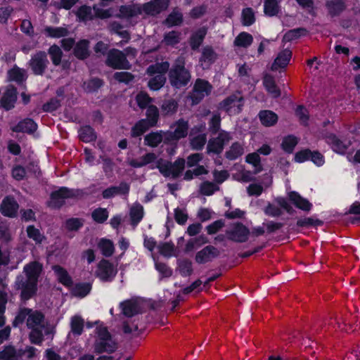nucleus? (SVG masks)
<instances>
[{
	"label": "nucleus",
	"instance_id": "f257e3e1",
	"mask_svg": "<svg viewBox=\"0 0 360 360\" xmlns=\"http://www.w3.org/2000/svg\"><path fill=\"white\" fill-rule=\"evenodd\" d=\"M26 321V325L31 329L29 333V339L31 343L41 345L44 341L42 330H45V334L51 333V330L46 328V321L44 315L38 310L23 307L20 308L16 315L13 325L16 327Z\"/></svg>",
	"mask_w": 360,
	"mask_h": 360
},
{
	"label": "nucleus",
	"instance_id": "f03ea898",
	"mask_svg": "<svg viewBox=\"0 0 360 360\" xmlns=\"http://www.w3.org/2000/svg\"><path fill=\"white\" fill-rule=\"evenodd\" d=\"M155 162V167L158 169L160 173L165 177L172 179L178 178L185 168L186 161L184 158H177L174 162L163 158H158L154 153H147L139 158L132 159L129 162V165L135 167H142L147 165ZM154 169L155 167H151Z\"/></svg>",
	"mask_w": 360,
	"mask_h": 360
},
{
	"label": "nucleus",
	"instance_id": "7ed1b4c3",
	"mask_svg": "<svg viewBox=\"0 0 360 360\" xmlns=\"http://www.w3.org/2000/svg\"><path fill=\"white\" fill-rule=\"evenodd\" d=\"M185 57L180 56L175 60L172 68L169 71V82L176 88L186 86L191 79V72L185 68Z\"/></svg>",
	"mask_w": 360,
	"mask_h": 360
},
{
	"label": "nucleus",
	"instance_id": "20e7f679",
	"mask_svg": "<svg viewBox=\"0 0 360 360\" xmlns=\"http://www.w3.org/2000/svg\"><path fill=\"white\" fill-rule=\"evenodd\" d=\"M96 338L94 343V352L98 354L115 352L117 348V343L107 327L99 325L96 327Z\"/></svg>",
	"mask_w": 360,
	"mask_h": 360
},
{
	"label": "nucleus",
	"instance_id": "39448f33",
	"mask_svg": "<svg viewBox=\"0 0 360 360\" xmlns=\"http://www.w3.org/2000/svg\"><path fill=\"white\" fill-rule=\"evenodd\" d=\"M124 51L126 53L115 49L110 50L107 55L106 65L113 69H129L131 65L127 59V55L130 53L134 55L136 50L132 48H127Z\"/></svg>",
	"mask_w": 360,
	"mask_h": 360
},
{
	"label": "nucleus",
	"instance_id": "423d86ee",
	"mask_svg": "<svg viewBox=\"0 0 360 360\" xmlns=\"http://www.w3.org/2000/svg\"><path fill=\"white\" fill-rule=\"evenodd\" d=\"M169 68L168 62L157 63L150 65L147 69V73L150 75H155L148 82V86L152 90L160 89L165 83L166 78L165 73Z\"/></svg>",
	"mask_w": 360,
	"mask_h": 360
},
{
	"label": "nucleus",
	"instance_id": "0eeeda50",
	"mask_svg": "<svg viewBox=\"0 0 360 360\" xmlns=\"http://www.w3.org/2000/svg\"><path fill=\"white\" fill-rule=\"evenodd\" d=\"M117 274L116 266L109 260L103 259L97 264L95 276L103 282H111Z\"/></svg>",
	"mask_w": 360,
	"mask_h": 360
},
{
	"label": "nucleus",
	"instance_id": "6e6552de",
	"mask_svg": "<svg viewBox=\"0 0 360 360\" xmlns=\"http://www.w3.org/2000/svg\"><path fill=\"white\" fill-rule=\"evenodd\" d=\"M243 105L244 99L239 91L228 96L220 103L221 108L230 115L240 112Z\"/></svg>",
	"mask_w": 360,
	"mask_h": 360
},
{
	"label": "nucleus",
	"instance_id": "1a4fd4ad",
	"mask_svg": "<svg viewBox=\"0 0 360 360\" xmlns=\"http://www.w3.org/2000/svg\"><path fill=\"white\" fill-rule=\"evenodd\" d=\"M49 63L46 53L39 51L32 56L28 65L34 75H43Z\"/></svg>",
	"mask_w": 360,
	"mask_h": 360
},
{
	"label": "nucleus",
	"instance_id": "9d476101",
	"mask_svg": "<svg viewBox=\"0 0 360 360\" xmlns=\"http://www.w3.org/2000/svg\"><path fill=\"white\" fill-rule=\"evenodd\" d=\"M232 137L229 132L221 131L219 135L209 140L207 149L208 153L219 154L224 149V146L228 143Z\"/></svg>",
	"mask_w": 360,
	"mask_h": 360
},
{
	"label": "nucleus",
	"instance_id": "9b49d317",
	"mask_svg": "<svg viewBox=\"0 0 360 360\" xmlns=\"http://www.w3.org/2000/svg\"><path fill=\"white\" fill-rule=\"evenodd\" d=\"M16 288L20 290V297L23 300H28L37 292V283L25 279L23 277H18L15 281Z\"/></svg>",
	"mask_w": 360,
	"mask_h": 360
},
{
	"label": "nucleus",
	"instance_id": "f8f14e48",
	"mask_svg": "<svg viewBox=\"0 0 360 360\" xmlns=\"http://www.w3.org/2000/svg\"><path fill=\"white\" fill-rule=\"evenodd\" d=\"M226 233L229 240L237 243L247 241L250 233L249 229L241 223L234 224Z\"/></svg>",
	"mask_w": 360,
	"mask_h": 360
},
{
	"label": "nucleus",
	"instance_id": "ddd939ff",
	"mask_svg": "<svg viewBox=\"0 0 360 360\" xmlns=\"http://www.w3.org/2000/svg\"><path fill=\"white\" fill-rule=\"evenodd\" d=\"M212 90V86L210 84L204 79H198L195 81L193 91L191 95L193 100V104H197L200 101L207 96Z\"/></svg>",
	"mask_w": 360,
	"mask_h": 360
},
{
	"label": "nucleus",
	"instance_id": "4468645a",
	"mask_svg": "<svg viewBox=\"0 0 360 360\" xmlns=\"http://www.w3.org/2000/svg\"><path fill=\"white\" fill-rule=\"evenodd\" d=\"M172 128L174 129L173 131H167L165 134V139L167 141H177L186 137L188 134V124L184 120H178L173 124Z\"/></svg>",
	"mask_w": 360,
	"mask_h": 360
},
{
	"label": "nucleus",
	"instance_id": "2eb2a0df",
	"mask_svg": "<svg viewBox=\"0 0 360 360\" xmlns=\"http://www.w3.org/2000/svg\"><path fill=\"white\" fill-rule=\"evenodd\" d=\"M169 6V0H153L141 4L143 14L155 15L166 10Z\"/></svg>",
	"mask_w": 360,
	"mask_h": 360
},
{
	"label": "nucleus",
	"instance_id": "dca6fc26",
	"mask_svg": "<svg viewBox=\"0 0 360 360\" xmlns=\"http://www.w3.org/2000/svg\"><path fill=\"white\" fill-rule=\"evenodd\" d=\"M74 196H75L74 191L63 187L51 193L49 205L55 208L60 207L63 205L65 199Z\"/></svg>",
	"mask_w": 360,
	"mask_h": 360
},
{
	"label": "nucleus",
	"instance_id": "f3484780",
	"mask_svg": "<svg viewBox=\"0 0 360 360\" xmlns=\"http://www.w3.org/2000/svg\"><path fill=\"white\" fill-rule=\"evenodd\" d=\"M16 100L17 89L13 86H9L0 100V107L6 110H9L14 108Z\"/></svg>",
	"mask_w": 360,
	"mask_h": 360
},
{
	"label": "nucleus",
	"instance_id": "a211bd4d",
	"mask_svg": "<svg viewBox=\"0 0 360 360\" xmlns=\"http://www.w3.org/2000/svg\"><path fill=\"white\" fill-rule=\"evenodd\" d=\"M43 266L38 262H31L27 264L23 268L25 278L38 283L39 277L42 271Z\"/></svg>",
	"mask_w": 360,
	"mask_h": 360
},
{
	"label": "nucleus",
	"instance_id": "6ab92c4d",
	"mask_svg": "<svg viewBox=\"0 0 360 360\" xmlns=\"http://www.w3.org/2000/svg\"><path fill=\"white\" fill-rule=\"evenodd\" d=\"M219 255V251L212 245H207L196 253L195 262L205 264Z\"/></svg>",
	"mask_w": 360,
	"mask_h": 360
},
{
	"label": "nucleus",
	"instance_id": "aec40b11",
	"mask_svg": "<svg viewBox=\"0 0 360 360\" xmlns=\"http://www.w3.org/2000/svg\"><path fill=\"white\" fill-rule=\"evenodd\" d=\"M18 207V202L13 197L7 196L3 200L0 210L4 216L13 217L16 215Z\"/></svg>",
	"mask_w": 360,
	"mask_h": 360
},
{
	"label": "nucleus",
	"instance_id": "412c9836",
	"mask_svg": "<svg viewBox=\"0 0 360 360\" xmlns=\"http://www.w3.org/2000/svg\"><path fill=\"white\" fill-rule=\"evenodd\" d=\"M122 313L127 317H131L141 312V307L137 300L131 299L120 303Z\"/></svg>",
	"mask_w": 360,
	"mask_h": 360
},
{
	"label": "nucleus",
	"instance_id": "4be33fe9",
	"mask_svg": "<svg viewBox=\"0 0 360 360\" xmlns=\"http://www.w3.org/2000/svg\"><path fill=\"white\" fill-rule=\"evenodd\" d=\"M217 53L210 46H205L202 50V54L199 62L203 69H207L216 60Z\"/></svg>",
	"mask_w": 360,
	"mask_h": 360
},
{
	"label": "nucleus",
	"instance_id": "5701e85b",
	"mask_svg": "<svg viewBox=\"0 0 360 360\" xmlns=\"http://www.w3.org/2000/svg\"><path fill=\"white\" fill-rule=\"evenodd\" d=\"M141 8V4H136L121 6L120 8V15L124 18H131L143 15Z\"/></svg>",
	"mask_w": 360,
	"mask_h": 360
},
{
	"label": "nucleus",
	"instance_id": "b1692460",
	"mask_svg": "<svg viewBox=\"0 0 360 360\" xmlns=\"http://www.w3.org/2000/svg\"><path fill=\"white\" fill-rule=\"evenodd\" d=\"M291 56L292 52L288 49H285L280 52L271 65V70L276 71L279 68H285L288 64Z\"/></svg>",
	"mask_w": 360,
	"mask_h": 360
},
{
	"label": "nucleus",
	"instance_id": "393cba45",
	"mask_svg": "<svg viewBox=\"0 0 360 360\" xmlns=\"http://www.w3.org/2000/svg\"><path fill=\"white\" fill-rule=\"evenodd\" d=\"M20 359H22L21 349H16L13 345L4 346L0 352V360H20Z\"/></svg>",
	"mask_w": 360,
	"mask_h": 360
},
{
	"label": "nucleus",
	"instance_id": "a878e982",
	"mask_svg": "<svg viewBox=\"0 0 360 360\" xmlns=\"http://www.w3.org/2000/svg\"><path fill=\"white\" fill-rule=\"evenodd\" d=\"M290 200L299 209L309 212L312 207L308 200L302 198L299 193L292 191L289 193Z\"/></svg>",
	"mask_w": 360,
	"mask_h": 360
},
{
	"label": "nucleus",
	"instance_id": "bb28decb",
	"mask_svg": "<svg viewBox=\"0 0 360 360\" xmlns=\"http://www.w3.org/2000/svg\"><path fill=\"white\" fill-rule=\"evenodd\" d=\"M263 84L272 97L278 98L281 96V90L276 84L274 77L272 75L266 74L263 77Z\"/></svg>",
	"mask_w": 360,
	"mask_h": 360
},
{
	"label": "nucleus",
	"instance_id": "cd10ccee",
	"mask_svg": "<svg viewBox=\"0 0 360 360\" xmlns=\"http://www.w3.org/2000/svg\"><path fill=\"white\" fill-rule=\"evenodd\" d=\"M89 41L86 39H82L78 41L74 48V54L79 60H84L89 56Z\"/></svg>",
	"mask_w": 360,
	"mask_h": 360
},
{
	"label": "nucleus",
	"instance_id": "c85d7f7f",
	"mask_svg": "<svg viewBox=\"0 0 360 360\" xmlns=\"http://www.w3.org/2000/svg\"><path fill=\"white\" fill-rule=\"evenodd\" d=\"M143 215V207L139 202L134 203L129 210V217L131 225L136 226L141 221Z\"/></svg>",
	"mask_w": 360,
	"mask_h": 360
},
{
	"label": "nucleus",
	"instance_id": "c756f323",
	"mask_svg": "<svg viewBox=\"0 0 360 360\" xmlns=\"http://www.w3.org/2000/svg\"><path fill=\"white\" fill-rule=\"evenodd\" d=\"M244 153V146L239 142H234L226 151L225 157L229 160H233L242 156Z\"/></svg>",
	"mask_w": 360,
	"mask_h": 360
},
{
	"label": "nucleus",
	"instance_id": "7c9ffc66",
	"mask_svg": "<svg viewBox=\"0 0 360 360\" xmlns=\"http://www.w3.org/2000/svg\"><path fill=\"white\" fill-rule=\"evenodd\" d=\"M8 77L9 80L14 81L18 84H21L26 80L27 75L25 69L20 68L15 65L8 72Z\"/></svg>",
	"mask_w": 360,
	"mask_h": 360
},
{
	"label": "nucleus",
	"instance_id": "2f4dec72",
	"mask_svg": "<svg viewBox=\"0 0 360 360\" xmlns=\"http://www.w3.org/2000/svg\"><path fill=\"white\" fill-rule=\"evenodd\" d=\"M52 269L55 272L57 278L60 283L67 287L72 285V278L64 268L59 265H54L52 266Z\"/></svg>",
	"mask_w": 360,
	"mask_h": 360
},
{
	"label": "nucleus",
	"instance_id": "473e14b6",
	"mask_svg": "<svg viewBox=\"0 0 360 360\" xmlns=\"http://www.w3.org/2000/svg\"><path fill=\"white\" fill-rule=\"evenodd\" d=\"M259 120L265 127H271L276 124L278 115L271 110H262L259 113Z\"/></svg>",
	"mask_w": 360,
	"mask_h": 360
},
{
	"label": "nucleus",
	"instance_id": "72a5a7b5",
	"mask_svg": "<svg viewBox=\"0 0 360 360\" xmlns=\"http://www.w3.org/2000/svg\"><path fill=\"white\" fill-rule=\"evenodd\" d=\"M326 141L337 153H344L347 148V144L339 139L335 134H329L326 136Z\"/></svg>",
	"mask_w": 360,
	"mask_h": 360
},
{
	"label": "nucleus",
	"instance_id": "f704fd0d",
	"mask_svg": "<svg viewBox=\"0 0 360 360\" xmlns=\"http://www.w3.org/2000/svg\"><path fill=\"white\" fill-rule=\"evenodd\" d=\"M37 129V124L31 119H25L13 128L15 132L32 133Z\"/></svg>",
	"mask_w": 360,
	"mask_h": 360
},
{
	"label": "nucleus",
	"instance_id": "c9c22d12",
	"mask_svg": "<svg viewBox=\"0 0 360 360\" xmlns=\"http://www.w3.org/2000/svg\"><path fill=\"white\" fill-rule=\"evenodd\" d=\"M328 13L332 16L338 15L345 8L344 0H328L326 2Z\"/></svg>",
	"mask_w": 360,
	"mask_h": 360
},
{
	"label": "nucleus",
	"instance_id": "e433bc0d",
	"mask_svg": "<svg viewBox=\"0 0 360 360\" xmlns=\"http://www.w3.org/2000/svg\"><path fill=\"white\" fill-rule=\"evenodd\" d=\"M206 34L207 29L201 27L191 37L190 46L193 50H196L199 48Z\"/></svg>",
	"mask_w": 360,
	"mask_h": 360
},
{
	"label": "nucleus",
	"instance_id": "4c0bfd02",
	"mask_svg": "<svg viewBox=\"0 0 360 360\" xmlns=\"http://www.w3.org/2000/svg\"><path fill=\"white\" fill-rule=\"evenodd\" d=\"M98 247L102 255L106 257L112 256L115 252L113 243L108 239L102 238L98 242Z\"/></svg>",
	"mask_w": 360,
	"mask_h": 360
},
{
	"label": "nucleus",
	"instance_id": "58836bf2",
	"mask_svg": "<svg viewBox=\"0 0 360 360\" xmlns=\"http://www.w3.org/2000/svg\"><path fill=\"white\" fill-rule=\"evenodd\" d=\"M163 140L162 132H151L145 136V145L152 148L157 147Z\"/></svg>",
	"mask_w": 360,
	"mask_h": 360
},
{
	"label": "nucleus",
	"instance_id": "ea45409f",
	"mask_svg": "<svg viewBox=\"0 0 360 360\" xmlns=\"http://www.w3.org/2000/svg\"><path fill=\"white\" fill-rule=\"evenodd\" d=\"M252 36L249 33L243 32L235 38L234 45L238 47L247 48L252 44Z\"/></svg>",
	"mask_w": 360,
	"mask_h": 360
},
{
	"label": "nucleus",
	"instance_id": "a19ab883",
	"mask_svg": "<svg viewBox=\"0 0 360 360\" xmlns=\"http://www.w3.org/2000/svg\"><path fill=\"white\" fill-rule=\"evenodd\" d=\"M27 237L32 239L36 244H41L45 239L44 236L41 233L40 230L37 229L34 225H29L26 229Z\"/></svg>",
	"mask_w": 360,
	"mask_h": 360
},
{
	"label": "nucleus",
	"instance_id": "79ce46f5",
	"mask_svg": "<svg viewBox=\"0 0 360 360\" xmlns=\"http://www.w3.org/2000/svg\"><path fill=\"white\" fill-rule=\"evenodd\" d=\"M44 32L48 37L53 38L65 37L69 33L67 28L62 27H46L44 29Z\"/></svg>",
	"mask_w": 360,
	"mask_h": 360
},
{
	"label": "nucleus",
	"instance_id": "37998d69",
	"mask_svg": "<svg viewBox=\"0 0 360 360\" xmlns=\"http://www.w3.org/2000/svg\"><path fill=\"white\" fill-rule=\"evenodd\" d=\"M48 53L54 65L58 66L60 64L63 53L58 46L56 44L51 46L48 50Z\"/></svg>",
	"mask_w": 360,
	"mask_h": 360
},
{
	"label": "nucleus",
	"instance_id": "c03bdc74",
	"mask_svg": "<svg viewBox=\"0 0 360 360\" xmlns=\"http://www.w3.org/2000/svg\"><path fill=\"white\" fill-rule=\"evenodd\" d=\"M79 138L84 142H91L96 140V134L90 126H84L79 130Z\"/></svg>",
	"mask_w": 360,
	"mask_h": 360
},
{
	"label": "nucleus",
	"instance_id": "a18cd8bd",
	"mask_svg": "<svg viewBox=\"0 0 360 360\" xmlns=\"http://www.w3.org/2000/svg\"><path fill=\"white\" fill-rule=\"evenodd\" d=\"M158 248L160 255L165 257H171L175 255V245L172 242L161 243L158 245Z\"/></svg>",
	"mask_w": 360,
	"mask_h": 360
},
{
	"label": "nucleus",
	"instance_id": "49530a36",
	"mask_svg": "<svg viewBox=\"0 0 360 360\" xmlns=\"http://www.w3.org/2000/svg\"><path fill=\"white\" fill-rule=\"evenodd\" d=\"M281 0H264V13L269 16L276 15L279 11Z\"/></svg>",
	"mask_w": 360,
	"mask_h": 360
},
{
	"label": "nucleus",
	"instance_id": "de8ad7c7",
	"mask_svg": "<svg viewBox=\"0 0 360 360\" xmlns=\"http://www.w3.org/2000/svg\"><path fill=\"white\" fill-rule=\"evenodd\" d=\"M152 126L146 120H141L139 121L131 129V136L134 137L139 136L146 132Z\"/></svg>",
	"mask_w": 360,
	"mask_h": 360
},
{
	"label": "nucleus",
	"instance_id": "09e8293b",
	"mask_svg": "<svg viewBox=\"0 0 360 360\" xmlns=\"http://www.w3.org/2000/svg\"><path fill=\"white\" fill-rule=\"evenodd\" d=\"M245 160L249 164L252 165L255 167L254 174H257L262 170V167L261 165V158L257 152L247 155Z\"/></svg>",
	"mask_w": 360,
	"mask_h": 360
},
{
	"label": "nucleus",
	"instance_id": "8fccbe9b",
	"mask_svg": "<svg viewBox=\"0 0 360 360\" xmlns=\"http://www.w3.org/2000/svg\"><path fill=\"white\" fill-rule=\"evenodd\" d=\"M153 99L146 93L141 91L136 96V101L138 106L141 109L148 108L149 105H153L152 104Z\"/></svg>",
	"mask_w": 360,
	"mask_h": 360
},
{
	"label": "nucleus",
	"instance_id": "3c124183",
	"mask_svg": "<svg viewBox=\"0 0 360 360\" xmlns=\"http://www.w3.org/2000/svg\"><path fill=\"white\" fill-rule=\"evenodd\" d=\"M219 190V186H217L215 183L209 181L202 182L200 186V192L201 194L205 195H211L215 191Z\"/></svg>",
	"mask_w": 360,
	"mask_h": 360
},
{
	"label": "nucleus",
	"instance_id": "603ef678",
	"mask_svg": "<svg viewBox=\"0 0 360 360\" xmlns=\"http://www.w3.org/2000/svg\"><path fill=\"white\" fill-rule=\"evenodd\" d=\"M7 284L0 278V314H4L8 302Z\"/></svg>",
	"mask_w": 360,
	"mask_h": 360
},
{
	"label": "nucleus",
	"instance_id": "864d4df0",
	"mask_svg": "<svg viewBox=\"0 0 360 360\" xmlns=\"http://www.w3.org/2000/svg\"><path fill=\"white\" fill-rule=\"evenodd\" d=\"M146 120L148 123L154 127L156 125L159 119V110L155 105H149L146 111Z\"/></svg>",
	"mask_w": 360,
	"mask_h": 360
},
{
	"label": "nucleus",
	"instance_id": "5fc2aeb1",
	"mask_svg": "<svg viewBox=\"0 0 360 360\" xmlns=\"http://www.w3.org/2000/svg\"><path fill=\"white\" fill-rule=\"evenodd\" d=\"M91 285L89 283L77 284L72 290V294L76 297H84L89 293Z\"/></svg>",
	"mask_w": 360,
	"mask_h": 360
},
{
	"label": "nucleus",
	"instance_id": "6e6d98bb",
	"mask_svg": "<svg viewBox=\"0 0 360 360\" xmlns=\"http://www.w3.org/2000/svg\"><path fill=\"white\" fill-rule=\"evenodd\" d=\"M181 34L177 31H171L165 34L163 42L167 46H174L181 41Z\"/></svg>",
	"mask_w": 360,
	"mask_h": 360
},
{
	"label": "nucleus",
	"instance_id": "4d7b16f0",
	"mask_svg": "<svg viewBox=\"0 0 360 360\" xmlns=\"http://www.w3.org/2000/svg\"><path fill=\"white\" fill-rule=\"evenodd\" d=\"M84 320L80 316H75L71 319V331L73 334L79 335L84 328Z\"/></svg>",
	"mask_w": 360,
	"mask_h": 360
},
{
	"label": "nucleus",
	"instance_id": "13d9d810",
	"mask_svg": "<svg viewBox=\"0 0 360 360\" xmlns=\"http://www.w3.org/2000/svg\"><path fill=\"white\" fill-rule=\"evenodd\" d=\"M298 143L297 137L290 135L285 137L281 143L282 148L287 153H292L294 148Z\"/></svg>",
	"mask_w": 360,
	"mask_h": 360
},
{
	"label": "nucleus",
	"instance_id": "bf43d9fd",
	"mask_svg": "<svg viewBox=\"0 0 360 360\" xmlns=\"http://www.w3.org/2000/svg\"><path fill=\"white\" fill-rule=\"evenodd\" d=\"M178 269L183 276H189L193 273L192 262L187 259L179 260Z\"/></svg>",
	"mask_w": 360,
	"mask_h": 360
},
{
	"label": "nucleus",
	"instance_id": "052dcab7",
	"mask_svg": "<svg viewBox=\"0 0 360 360\" xmlns=\"http://www.w3.org/2000/svg\"><path fill=\"white\" fill-rule=\"evenodd\" d=\"M207 141V137L205 134H198L190 139V144L193 150H199L202 149Z\"/></svg>",
	"mask_w": 360,
	"mask_h": 360
},
{
	"label": "nucleus",
	"instance_id": "680f3d73",
	"mask_svg": "<svg viewBox=\"0 0 360 360\" xmlns=\"http://www.w3.org/2000/svg\"><path fill=\"white\" fill-rule=\"evenodd\" d=\"M76 15L82 21L91 20L94 16L91 7L86 6H81L77 10Z\"/></svg>",
	"mask_w": 360,
	"mask_h": 360
},
{
	"label": "nucleus",
	"instance_id": "e2e57ef3",
	"mask_svg": "<svg viewBox=\"0 0 360 360\" xmlns=\"http://www.w3.org/2000/svg\"><path fill=\"white\" fill-rule=\"evenodd\" d=\"M92 219L97 223L103 224L108 217V212L105 208H97L91 213Z\"/></svg>",
	"mask_w": 360,
	"mask_h": 360
},
{
	"label": "nucleus",
	"instance_id": "0e129e2a",
	"mask_svg": "<svg viewBox=\"0 0 360 360\" xmlns=\"http://www.w3.org/2000/svg\"><path fill=\"white\" fill-rule=\"evenodd\" d=\"M178 103L174 99L165 100L161 107L162 111L165 114H174L176 112Z\"/></svg>",
	"mask_w": 360,
	"mask_h": 360
},
{
	"label": "nucleus",
	"instance_id": "69168bd1",
	"mask_svg": "<svg viewBox=\"0 0 360 360\" xmlns=\"http://www.w3.org/2000/svg\"><path fill=\"white\" fill-rule=\"evenodd\" d=\"M183 15L181 13L174 10L171 13L165 20V23L169 26L179 25L182 22Z\"/></svg>",
	"mask_w": 360,
	"mask_h": 360
},
{
	"label": "nucleus",
	"instance_id": "338daca9",
	"mask_svg": "<svg viewBox=\"0 0 360 360\" xmlns=\"http://www.w3.org/2000/svg\"><path fill=\"white\" fill-rule=\"evenodd\" d=\"M255 21V13L251 8H246L242 11V22L243 25L249 26Z\"/></svg>",
	"mask_w": 360,
	"mask_h": 360
},
{
	"label": "nucleus",
	"instance_id": "774afa93",
	"mask_svg": "<svg viewBox=\"0 0 360 360\" xmlns=\"http://www.w3.org/2000/svg\"><path fill=\"white\" fill-rule=\"evenodd\" d=\"M103 84V81L98 78L91 79L83 84L84 89L87 92L95 91L98 89Z\"/></svg>",
	"mask_w": 360,
	"mask_h": 360
}]
</instances>
